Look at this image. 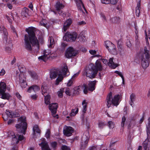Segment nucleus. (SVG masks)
<instances>
[{
  "mask_svg": "<svg viewBox=\"0 0 150 150\" xmlns=\"http://www.w3.org/2000/svg\"><path fill=\"white\" fill-rule=\"evenodd\" d=\"M26 31L28 35L26 34L24 36V46L25 48L27 50L30 51L32 50V45L35 46L38 48L39 42L35 36L33 28L30 27L26 28Z\"/></svg>",
  "mask_w": 150,
  "mask_h": 150,
  "instance_id": "f257e3e1",
  "label": "nucleus"
},
{
  "mask_svg": "<svg viewBox=\"0 0 150 150\" xmlns=\"http://www.w3.org/2000/svg\"><path fill=\"white\" fill-rule=\"evenodd\" d=\"M102 69V67L100 60H97L96 62V65L91 64L88 66L86 71V76L90 78H94L98 71H101Z\"/></svg>",
  "mask_w": 150,
  "mask_h": 150,
  "instance_id": "f03ea898",
  "label": "nucleus"
},
{
  "mask_svg": "<svg viewBox=\"0 0 150 150\" xmlns=\"http://www.w3.org/2000/svg\"><path fill=\"white\" fill-rule=\"evenodd\" d=\"M120 98V96L119 95H115L112 97V92H110L108 94L106 98L108 107L109 108L112 104L117 106L119 104Z\"/></svg>",
  "mask_w": 150,
  "mask_h": 150,
  "instance_id": "7ed1b4c3",
  "label": "nucleus"
},
{
  "mask_svg": "<svg viewBox=\"0 0 150 150\" xmlns=\"http://www.w3.org/2000/svg\"><path fill=\"white\" fill-rule=\"evenodd\" d=\"M144 52L140 57L141 64L143 68L146 69L149 65V51L146 47H144Z\"/></svg>",
  "mask_w": 150,
  "mask_h": 150,
  "instance_id": "20e7f679",
  "label": "nucleus"
},
{
  "mask_svg": "<svg viewBox=\"0 0 150 150\" xmlns=\"http://www.w3.org/2000/svg\"><path fill=\"white\" fill-rule=\"evenodd\" d=\"M25 117H21L18 119V121L21 122L19 124L16 125V127L17 129H20L21 132L23 134H25V131L27 128V124L25 122Z\"/></svg>",
  "mask_w": 150,
  "mask_h": 150,
  "instance_id": "39448f33",
  "label": "nucleus"
},
{
  "mask_svg": "<svg viewBox=\"0 0 150 150\" xmlns=\"http://www.w3.org/2000/svg\"><path fill=\"white\" fill-rule=\"evenodd\" d=\"M62 71L63 74L60 73L55 81L54 83L56 85H58L60 82H62L64 78L66 76L68 73H69L67 66H64L62 68Z\"/></svg>",
  "mask_w": 150,
  "mask_h": 150,
  "instance_id": "423d86ee",
  "label": "nucleus"
},
{
  "mask_svg": "<svg viewBox=\"0 0 150 150\" xmlns=\"http://www.w3.org/2000/svg\"><path fill=\"white\" fill-rule=\"evenodd\" d=\"M8 136L9 137H12L13 139L12 142L13 144H17L19 141H21L24 139L23 135L18 134L15 135L13 132L12 131H10L8 132Z\"/></svg>",
  "mask_w": 150,
  "mask_h": 150,
  "instance_id": "0eeeda50",
  "label": "nucleus"
},
{
  "mask_svg": "<svg viewBox=\"0 0 150 150\" xmlns=\"http://www.w3.org/2000/svg\"><path fill=\"white\" fill-rule=\"evenodd\" d=\"M6 89V84L4 82L0 83V93L1 94V98L4 99L9 100L10 97L9 94L5 93Z\"/></svg>",
  "mask_w": 150,
  "mask_h": 150,
  "instance_id": "6e6552de",
  "label": "nucleus"
},
{
  "mask_svg": "<svg viewBox=\"0 0 150 150\" xmlns=\"http://www.w3.org/2000/svg\"><path fill=\"white\" fill-rule=\"evenodd\" d=\"M16 75L17 78H18L20 80V83L21 86L22 88H25L27 86V83L26 81V77L24 74L21 73L18 71L16 72Z\"/></svg>",
  "mask_w": 150,
  "mask_h": 150,
  "instance_id": "1a4fd4ad",
  "label": "nucleus"
},
{
  "mask_svg": "<svg viewBox=\"0 0 150 150\" xmlns=\"http://www.w3.org/2000/svg\"><path fill=\"white\" fill-rule=\"evenodd\" d=\"M96 82V81H90L88 84V86L86 84H83L82 87L83 89L84 93L86 94L88 91H92L95 89V86Z\"/></svg>",
  "mask_w": 150,
  "mask_h": 150,
  "instance_id": "9d476101",
  "label": "nucleus"
},
{
  "mask_svg": "<svg viewBox=\"0 0 150 150\" xmlns=\"http://www.w3.org/2000/svg\"><path fill=\"white\" fill-rule=\"evenodd\" d=\"M47 87L45 85H43L41 88L42 94L45 96V102L46 105L50 104V95H47Z\"/></svg>",
  "mask_w": 150,
  "mask_h": 150,
  "instance_id": "9b49d317",
  "label": "nucleus"
},
{
  "mask_svg": "<svg viewBox=\"0 0 150 150\" xmlns=\"http://www.w3.org/2000/svg\"><path fill=\"white\" fill-rule=\"evenodd\" d=\"M77 34L76 32H67L63 37V39L67 41L73 42L76 38Z\"/></svg>",
  "mask_w": 150,
  "mask_h": 150,
  "instance_id": "f8f14e48",
  "label": "nucleus"
},
{
  "mask_svg": "<svg viewBox=\"0 0 150 150\" xmlns=\"http://www.w3.org/2000/svg\"><path fill=\"white\" fill-rule=\"evenodd\" d=\"M78 54V52L71 47H69L66 51L65 57L68 58H70L76 56Z\"/></svg>",
  "mask_w": 150,
  "mask_h": 150,
  "instance_id": "ddd939ff",
  "label": "nucleus"
},
{
  "mask_svg": "<svg viewBox=\"0 0 150 150\" xmlns=\"http://www.w3.org/2000/svg\"><path fill=\"white\" fill-rule=\"evenodd\" d=\"M105 44L106 47L108 49L110 52L113 54H117L115 46L113 44L108 41H106Z\"/></svg>",
  "mask_w": 150,
  "mask_h": 150,
  "instance_id": "4468645a",
  "label": "nucleus"
},
{
  "mask_svg": "<svg viewBox=\"0 0 150 150\" xmlns=\"http://www.w3.org/2000/svg\"><path fill=\"white\" fill-rule=\"evenodd\" d=\"M58 107V104L56 103H52L49 105V109L51 111L52 115L53 117H55V114L57 112V110Z\"/></svg>",
  "mask_w": 150,
  "mask_h": 150,
  "instance_id": "2eb2a0df",
  "label": "nucleus"
},
{
  "mask_svg": "<svg viewBox=\"0 0 150 150\" xmlns=\"http://www.w3.org/2000/svg\"><path fill=\"white\" fill-rule=\"evenodd\" d=\"M51 53V52L50 50H45L44 51V55L39 57L38 59H42L44 62H46L50 57V54Z\"/></svg>",
  "mask_w": 150,
  "mask_h": 150,
  "instance_id": "dca6fc26",
  "label": "nucleus"
},
{
  "mask_svg": "<svg viewBox=\"0 0 150 150\" xmlns=\"http://www.w3.org/2000/svg\"><path fill=\"white\" fill-rule=\"evenodd\" d=\"M73 128L70 127H68L65 126L64 127L63 133L64 134L68 137L71 136L73 132Z\"/></svg>",
  "mask_w": 150,
  "mask_h": 150,
  "instance_id": "f3484780",
  "label": "nucleus"
},
{
  "mask_svg": "<svg viewBox=\"0 0 150 150\" xmlns=\"http://www.w3.org/2000/svg\"><path fill=\"white\" fill-rule=\"evenodd\" d=\"M60 73H62L63 74L62 69L60 71L57 70H52L50 72V77L51 79H54L57 76H59Z\"/></svg>",
  "mask_w": 150,
  "mask_h": 150,
  "instance_id": "a211bd4d",
  "label": "nucleus"
},
{
  "mask_svg": "<svg viewBox=\"0 0 150 150\" xmlns=\"http://www.w3.org/2000/svg\"><path fill=\"white\" fill-rule=\"evenodd\" d=\"M89 136L88 132H87L84 133V134L83 136L82 137V141L83 142H83H82V146L85 147L88 144V141L89 139Z\"/></svg>",
  "mask_w": 150,
  "mask_h": 150,
  "instance_id": "6ab92c4d",
  "label": "nucleus"
},
{
  "mask_svg": "<svg viewBox=\"0 0 150 150\" xmlns=\"http://www.w3.org/2000/svg\"><path fill=\"white\" fill-rule=\"evenodd\" d=\"M42 142L39 145L41 147L42 150H50L47 143L44 138L41 139Z\"/></svg>",
  "mask_w": 150,
  "mask_h": 150,
  "instance_id": "aec40b11",
  "label": "nucleus"
},
{
  "mask_svg": "<svg viewBox=\"0 0 150 150\" xmlns=\"http://www.w3.org/2000/svg\"><path fill=\"white\" fill-rule=\"evenodd\" d=\"M6 113L10 118L17 117L20 116L18 112L16 111L12 112L11 110H6Z\"/></svg>",
  "mask_w": 150,
  "mask_h": 150,
  "instance_id": "412c9836",
  "label": "nucleus"
},
{
  "mask_svg": "<svg viewBox=\"0 0 150 150\" xmlns=\"http://www.w3.org/2000/svg\"><path fill=\"white\" fill-rule=\"evenodd\" d=\"M148 120V123L146 125L147 139L148 141L150 142V117H149Z\"/></svg>",
  "mask_w": 150,
  "mask_h": 150,
  "instance_id": "4be33fe9",
  "label": "nucleus"
},
{
  "mask_svg": "<svg viewBox=\"0 0 150 150\" xmlns=\"http://www.w3.org/2000/svg\"><path fill=\"white\" fill-rule=\"evenodd\" d=\"M40 90V87L37 85H33L30 87L28 90V92L31 93L33 91L35 92L39 91Z\"/></svg>",
  "mask_w": 150,
  "mask_h": 150,
  "instance_id": "5701e85b",
  "label": "nucleus"
},
{
  "mask_svg": "<svg viewBox=\"0 0 150 150\" xmlns=\"http://www.w3.org/2000/svg\"><path fill=\"white\" fill-rule=\"evenodd\" d=\"M72 21L71 19H69L64 22L63 26V29L64 31L65 32L67 30L69 27Z\"/></svg>",
  "mask_w": 150,
  "mask_h": 150,
  "instance_id": "b1692460",
  "label": "nucleus"
},
{
  "mask_svg": "<svg viewBox=\"0 0 150 150\" xmlns=\"http://www.w3.org/2000/svg\"><path fill=\"white\" fill-rule=\"evenodd\" d=\"M76 4L78 9L80 11H82L81 7L82 6L85 11H86L84 6L81 0H78V1L76 2Z\"/></svg>",
  "mask_w": 150,
  "mask_h": 150,
  "instance_id": "393cba45",
  "label": "nucleus"
},
{
  "mask_svg": "<svg viewBox=\"0 0 150 150\" xmlns=\"http://www.w3.org/2000/svg\"><path fill=\"white\" fill-rule=\"evenodd\" d=\"M108 65L111 68L115 69L118 66L117 64L114 63L113 62V58H110L109 59Z\"/></svg>",
  "mask_w": 150,
  "mask_h": 150,
  "instance_id": "a878e982",
  "label": "nucleus"
},
{
  "mask_svg": "<svg viewBox=\"0 0 150 150\" xmlns=\"http://www.w3.org/2000/svg\"><path fill=\"white\" fill-rule=\"evenodd\" d=\"M55 7L57 11H59L63 9L64 7V5L62 3L58 1L56 3Z\"/></svg>",
  "mask_w": 150,
  "mask_h": 150,
  "instance_id": "bb28decb",
  "label": "nucleus"
},
{
  "mask_svg": "<svg viewBox=\"0 0 150 150\" xmlns=\"http://www.w3.org/2000/svg\"><path fill=\"white\" fill-rule=\"evenodd\" d=\"M130 100L129 101V104L133 107L134 106V101L135 100V95L133 94H132L130 96Z\"/></svg>",
  "mask_w": 150,
  "mask_h": 150,
  "instance_id": "cd10ccee",
  "label": "nucleus"
},
{
  "mask_svg": "<svg viewBox=\"0 0 150 150\" xmlns=\"http://www.w3.org/2000/svg\"><path fill=\"white\" fill-rule=\"evenodd\" d=\"M140 1L139 0V2L137 3V6L136 8L135 13L137 17H139L140 13Z\"/></svg>",
  "mask_w": 150,
  "mask_h": 150,
  "instance_id": "c85d7f7f",
  "label": "nucleus"
},
{
  "mask_svg": "<svg viewBox=\"0 0 150 150\" xmlns=\"http://www.w3.org/2000/svg\"><path fill=\"white\" fill-rule=\"evenodd\" d=\"M28 72L32 78L34 79H38L37 74L33 71H28Z\"/></svg>",
  "mask_w": 150,
  "mask_h": 150,
  "instance_id": "c756f323",
  "label": "nucleus"
},
{
  "mask_svg": "<svg viewBox=\"0 0 150 150\" xmlns=\"http://www.w3.org/2000/svg\"><path fill=\"white\" fill-rule=\"evenodd\" d=\"M145 33L146 35L145 39L146 40V44L147 47H149V41L148 39V37L149 38H150V30H149L148 31V35H147V33L146 31H145Z\"/></svg>",
  "mask_w": 150,
  "mask_h": 150,
  "instance_id": "7c9ffc66",
  "label": "nucleus"
},
{
  "mask_svg": "<svg viewBox=\"0 0 150 150\" xmlns=\"http://www.w3.org/2000/svg\"><path fill=\"white\" fill-rule=\"evenodd\" d=\"M80 42H84L86 40V36L82 33H81L77 38Z\"/></svg>",
  "mask_w": 150,
  "mask_h": 150,
  "instance_id": "2f4dec72",
  "label": "nucleus"
},
{
  "mask_svg": "<svg viewBox=\"0 0 150 150\" xmlns=\"http://www.w3.org/2000/svg\"><path fill=\"white\" fill-rule=\"evenodd\" d=\"M150 145L148 144V142L145 141L143 143V147L144 150H149Z\"/></svg>",
  "mask_w": 150,
  "mask_h": 150,
  "instance_id": "473e14b6",
  "label": "nucleus"
},
{
  "mask_svg": "<svg viewBox=\"0 0 150 150\" xmlns=\"http://www.w3.org/2000/svg\"><path fill=\"white\" fill-rule=\"evenodd\" d=\"M79 109L78 108H76L75 109H72L71 112L70 113V115L71 116H75L76 114L78 112Z\"/></svg>",
  "mask_w": 150,
  "mask_h": 150,
  "instance_id": "72a5a7b5",
  "label": "nucleus"
},
{
  "mask_svg": "<svg viewBox=\"0 0 150 150\" xmlns=\"http://www.w3.org/2000/svg\"><path fill=\"white\" fill-rule=\"evenodd\" d=\"M0 31L1 33L3 34V35H8L6 29L3 26H0Z\"/></svg>",
  "mask_w": 150,
  "mask_h": 150,
  "instance_id": "f704fd0d",
  "label": "nucleus"
},
{
  "mask_svg": "<svg viewBox=\"0 0 150 150\" xmlns=\"http://www.w3.org/2000/svg\"><path fill=\"white\" fill-rule=\"evenodd\" d=\"M49 42H50V44L49 47L51 48L53 47V45L54 44V41L52 37H50L48 40Z\"/></svg>",
  "mask_w": 150,
  "mask_h": 150,
  "instance_id": "c9c22d12",
  "label": "nucleus"
},
{
  "mask_svg": "<svg viewBox=\"0 0 150 150\" xmlns=\"http://www.w3.org/2000/svg\"><path fill=\"white\" fill-rule=\"evenodd\" d=\"M33 131L34 134H35V133L40 134V130L39 129L37 125H35L33 127Z\"/></svg>",
  "mask_w": 150,
  "mask_h": 150,
  "instance_id": "e433bc0d",
  "label": "nucleus"
},
{
  "mask_svg": "<svg viewBox=\"0 0 150 150\" xmlns=\"http://www.w3.org/2000/svg\"><path fill=\"white\" fill-rule=\"evenodd\" d=\"M87 104L88 103L86 102V100H83L82 103V105H83V112H85L86 111Z\"/></svg>",
  "mask_w": 150,
  "mask_h": 150,
  "instance_id": "4c0bfd02",
  "label": "nucleus"
},
{
  "mask_svg": "<svg viewBox=\"0 0 150 150\" xmlns=\"http://www.w3.org/2000/svg\"><path fill=\"white\" fill-rule=\"evenodd\" d=\"M18 68L19 71L20 72L19 74H21V73H23L24 74V72H25L26 70V69L24 66L23 65H19L18 67Z\"/></svg>",
  "mask_w": 150,
  "mask_h": 150,
  "instance_id": "58836bf2",
  "label": "nucleus"
},
{
  "mask_svg": "<svg viewBox=\"0 0 150 150\" xmlns=\"http://www.w3.org/2000/svg\"><path fill=\"white\" fill-rule=\"evenodd\" d=\"M120 18L119 17H114L112 18L111 21L113 23H118L119 22Z\"/></svg>",
  "mask_w": 150,
  "mask_h": 150,
  "instance_id": "ea45409f",
  "label": "nucleus"
},
{
  "mask_svg": "<svg viewBox=\"0 0 150 150\" xmlns=\"http://www.w3.org/2000/svg\"><path fill=\"white\" fill-rule=\"evenodd\" d=\"M62 88L64 90V92L67 95L69 96L71 95V92L69 88Z\"/></svg>",
  "mask_w": 150,
  "mask_h": 150,
  "instance_id": "a19ab883",
  "label": "nucleus"
},
{
  "mask_svg": "<svg viewBox=\"0 0 150 150\" xmlns=\"http://www.w3.org/2000/svg\"><path fill=\"white\" fill-rule=\"evenodd\" d=\"M64 92V90L62 88L60 89V90L57 92V94L59 97L62 98L63 96V93Z\"/></svg>",
  "mask_w": 150,
  "mask_h": 150,
  "instance_id": "79ce46f5",
  "label": "nucleus"
},
{
  "mask_svg": "<svg viewBox=\"0 0 150 150\" xmlns=\"http://www.w3.org/2000/svg\"><path fill=\"white\" fill-rule=\"evenodd\" d=\"M108 126L110 129L113 128L114 127V125L113 122L111 121L108 122Z\"/></svg>",
  "mask_w": 150,
  "mask_h": 150,
  "instance_id": "37998d69",
  "label": "nucleus"
},
{
  "mask_svg": "<svg viewBox=\"0 0 150 150\" xmlns=\"http://www.w3.org/2000/svg\"><path fill=\"white\" fill-rule=\"evenodd\" d=\"M28 9H26L25 11H23L21 12V14L22 16H24L25 17H27V16L28 15Z\"/></svg>",
  "mask_w": 150,
  "mask_h": 150,
  "instance_id": "c03bdc74",
  "label": "nucleus"
},
{
  "mask_svg": "<svg viewBox=\"0 0 150 150\" xmlns=\"http://www.w3.org/2000/svg\"><path fill=\"white\" fill-rule=\"evenodd\" d=\"M105 125V124L103 122H100L98 124V127L100 128H102Z\"/></svg>",
  "mask_w": 150,
  "mask_h": 150,
  "instance_id": "a18cd8bd",
  "label": "nucleus"
},
{
  "mask_svg": "<svg viewBox=\"0 0 150 150\" xmlns=\"http://www.w3.org/2000/svg\"><path fill=\"white\" fill-rule=\"evenodd\" d=\"M46 21L45 19L42 20L40 23V25L41 26H43L44 27H45L46 25Z\"/></svg>",
  "mask_w": 150,
  "mask_h": 150,
  "instance_id": "49530a36",
  "label": "nucleus"
},
{
  "mask_svg": "<svg viewBox=\"0 0 150 150\" xmlns=\"http://www.w3.org/2000/svg\"><path fill=\"white\" fill-rule=\"evenodd\" d=\"M8 35H6L3 36V41L4 43H6L7 42Z\"/></svg>",
  "mask_w": 150,
  "mask_h": 150,
  "instance_id": "de8ad7c7",
  "label": "nucleus"
},
{
  "mask_svg": "<svg viewBox=\"0 0 150 150\" xmlns=\"http://www.w3.org/2000/svg\"><path fill=\"white\" fill-rule=\"evenodd\" d=\"M101 3L103 4H108L111 3L110 0H101Z\"/></svg>",
  "mask_w": 150,
  "mask_h": 150,
  "instance_id": "09e8293b",
  "label": "nucleus"
},
{
  "mask_svg": "<svg viewBox=\"0 0 150 150\" xmlns=\"http://www.w3.org/2000/svg\"><path fill=\"white\" fill-rule=\"evenodd\" d=\"M126 120V118L125 116H123L122 118V122L121 123V126L123 127L125 125V122Z\"/></svg>",
  "mask_w": 150,
  "mask_h": 150,
  "instance_id": "8fccbe9b",
  "label": "nucleus"
},
{
  "mask_svg": "<svg viewBox=\"0 0 150 150\" xmlns=\"http://www.w3.org/2000/svg\"><path fill=\"white\" fill-rule=\"evenodd\" d=\"M58 11V13L60 15L63 17H64L65 16V14L62 11L60 10L57 11Z\"/></svg>",
  "mask_w": 150,
  "mask_h": 150,
  "instance_id": "3c124183",
  "label": "nucleus"
},
{
  "mask_svg": "<svg viewBox=\"0 0 150 150\" xmlns=\"http://www.w3.org/2000/svg\"><path fill=\"white\" fill-rule=\"evenodd\" d=\"M62 150H70V148L66 145H63L61 147Z\"/></svg>",
  "mask_w": 150,
  "mask_h": 150,
  "instance_id": "603ef678",
  "label": "nucleus"
},
{
  "mask_svg": "<svg viewBox=\"0 0 150 150\" xmlns=\"http://www.w3.org/2000/svg\"><path fill=\"white\" fill-rule=\"evenodd\" d=\"M30 97V98L32 100H36L38 97V96L36 94H35L31 96Z\"/></svg>",
  "mask_w": 150,
  "mask_h": 150,
  "instance_id": "864d4df0",
  "label": "nucleus"
},
{
  "mask_svg": "<svg viewBox=\"0 0 150 150\" xmlns=\"http://www.w3.org/2000/svg\"><path fill=\"white\" fill-rule=\"evenodd\" d=\"M79 73H77L75 74H74L71 77V79L74 80V79L76 78L77 76L79 75Z\"/></svg>",
  "mask_w": 150,
  "mask_h": 150,
  "instance_id": "5fc2aeb1",
  "label": "nucleus"
},
{
  "mask_svg": "<svg viewBox=\"0 0 150 150\" xmlns=\"http://www.w3.org/2000/svg\"><path fill=\"white\" fill-rule=\"evenodd\" d=\"M73 80H74L73 79H71L69 80L68 82L67 83L68 86H70L73 83Z\"/></svg>",
  "mask_w": 150,
  "mask_h": 150,
  "instance_id": "6e6d98bb",
  "label": "nucleus"
},
{
  "mask_svg": "<svg viewBox=\"0 0 150 150\" xmlns=\"http://www.w3.org/2000/svg\"><path fill=\"white\" fill-rule=\"evenodd\" d=\"M45 137L47 138H49L50 136V131L49 130H47L45 134Z\"/></svg>",
  "mask_w": 150,
  "mask_h": 150,
  "instance_id": "4d7b16f0",
  "label": "nucleus"
},
{
  "mask_svg": "<svg viewBox=\"0 0 150 150\" xmlns=\"http://www.w3.org/2000/svg\"><path fill=\"white\" fill-rule=\"evenodd\" d=\"M6 72L4 69H2L0 71V76H3L5 73Z\"/></svg>",
  "mask_w": 150,
  "mask_h": 150,
  "instance_id": "13d9d810",
  "label": "nucleus"
},
{
  "mask_svg": "<svg viewBox=\"0 0 150 150\" xmlns=\"http://www.w3.org/2000/svg\"><path fill=\"white\" fill-rule=\"evenodd\" d=\"M51 145L52 147L55 148L57 146V143L56 142H54L51 143Z\"/></svg>",
  "mask_w": 150,
  "mask_h": 150,
  "instance_id": "bf43d9fd",
  "label": "nucleus"
},
{
  "mask_svg": "<svg viewBox=\"0 0 150 150\" xmlns=\"http://www.w3.org/2000/svg\"><path fill=\"white\" fill-rule=\"evenodd\" d=\"M90 53L92 55H95L96 53V51L95 50H89Z\"/></svg>",
  "mask_w": 150,
  "mask_h": 150,
  "instance_id": "052dcab7",
  "label": "nucleus"
},
{
  "mask_svg": "<svg viewBox=\"0 0 150 150\" xmlns=\"http://www.w3.org/2000/svg\"><path fill=\"white\" fill-rule=\"evenodd\" d=\"M119 76H120L122 78V83H124L125 80L124 77L122 74L121 72H120V73L118 74Z\"/></svg>",
  "mask_w": 150,
  "mask_h": 150,
  "instance_id": "680f3d73",
  "label": "nucleus"
},
{
  "mask_svg": "<svg viewBox=\"0 0 150 150\" xmlns=\"http://www.w3.org/2000/svg\"><path fill=\"white\" fill-rule=\"evenodd\" d=\"M135 28L136 29V31L135 32L136 36H135V39L136 41H138L137 39L138 37V31L137 30V29L136 27Z\"/></svg>",
  "mask_w": 150,
  "mask_h": 150,
  "instance_id": "e2e57ef3",
  "label": "nucleus"
},
{
  "mask_svg": "<svg viewBox=\"0 0 150 150\" xmlns=\"http://www.w3.org/2000/svg\"><path fill=\"white\" fill-rule=\"evenodd\" d=\"M118 0H110L111 3L112 4H115Z\"/></svg>",
  "mask_w": 150,
  "mask_h": 150,
  "instance_id": "0e129e2a",
  "label": "nucleus"
},
{
  "mask_svg": "<svg viewBox=\"0 0 150 150\" xmlns=\"http://www.w3.org/2000/svg\"><path fill=\"white\" fill-rule=\"evenodd\" d=\"M6 50L7 51V52H11V48L8 47H6Z\"/></svg>",
  "mask_w": 150,
  "mask_h": 150,
  "instance_id": "69168bd1",
  "label": "nucleus"
},
{
  "mask_svg": "<svg viewBox=\"0 0 150 150\" xmlns=\"http://www.w3.org/2000/svg\"><path fill=\"white\" fill-rule=\"evenodd\" d=\"M16 95L18 99L20 100L21 99V97L19 93H17L16 94Z\"/></svg>",
  "mask_w": 150,
  "mask_h": 150,
  "instance_id": "338daca9",
  "label": "nucleus"
},
{
  "mask_svg": "<svg viewBox=\"0 0 150 150\" xmlns=\"http://www.w3.org/2000/svg\"><path fill=\"white\" fill-rule=\"evenodd\" d=\"M102 62L105 64H107L108 63V60L105 59H103L102 60Z\"/></svg>",
  "mask_w": 150,
  "mask_h": 150,
  "instance_id": "774afa93",
  "label": "nucleus"
}]
</instances>
